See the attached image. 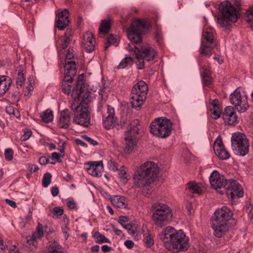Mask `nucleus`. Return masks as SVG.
Segmentation results:
<instances>
[{
	"mask_svg": "<svg viewBox=\"0 0 253 253\" xmlns=\"http://www.w3.org/2000/svg\"><path fill=\"white\" fill-rule=\"evenodd\" d=\"M148 28V24L143 20H137L132 22L130 28L127 32V37L131 42L127 47V49L131 54L134 55L137 59L136 64L137 68L142 70L144 68V58L142 57L138 48L134 44L140 43L142 42L141 34Z\"/></svg>",
	"mask_w": 253,
	"mask_h": 253,
	"instance_id": "obj_1",
	"label": "nucleus"
},
{
	"mask_svg": "<svg viewBox=\"0 0 253 253\" xmlns=\"http://www.w3.org/2000/svg\"><path fill=\"white\" fill-rule=\"evenodd\" d=\"M165 246L169 250H176L184 251L189 247V238L182 230H176L174 228L168 226L160 235Z\"/></svg>",
	"mask_w": 253,
	"mask_h": 253,
	"instance_id": "obj_2",
	"label": "nucleus"
},
{
	"mask_svg": "<svg viewBox=\"0 0 253 253\" xmlns=\"http://www.w3.org/2000/svg\"><path fill=\"white\" fill-rule=\"evenodd\" d=\"M158 172V168L154 162H145L140 166L134 175L135 184L139 187L147 186L155 181L157 178Z\"/></svg>",
	"mask_w": 253,
	"mask_h": 253,
	"instance_id": "obj_3",
	"label": "nucleus"
},
{
	"mask_svg": "<svg viewBox=\"0 0 253 253\" xmlns=\"http://www.w3.org/2000/svg\"><path fill=\"white\" fill-rule=\"evenodd\" d=\"M152 220L157 227L162 228L169 224L172 219V210L167 204L155 203L152 206Z\"/></svg>",
	"mask_w": 253,
	"mask_h": 253,
	"instance_id": "obj_4",
	"label": "nucleus"
},
{
	"mask_svg": "<svg viewBox=\"0 0 253 253\" xmlns=\"http://www.w3.org/2000/svg\"><path fill=\"white\" fill-rule=\"evenodd\" d=\"M220 14L217 18L218 24L225 30H229L231 23L235 22L238 18V11L228 1L221 2L219 5Z\"/></svg>",
	"mask_w": 253,
	"mask_h": 253,
	"instance_id": "obj_5",
	"label": "nucleus"
},
{
	"mask_svg": "<svg viewBox=\"0 0 253 253\" xmlns=\"http://www.w3.org/2000/svg\"><path fill=\"white\" fill-rule=\"evenodd\" d=\"M148 87L146 83L140 81L134 84L131 92L130 101L132 106L137 110L140 109L146 98Z\"/></svg>",
	"mask_w": 253,
	"mask_h": 253,
	"instance_id": "obj_6",
	"label": "nucleus"
},
{
	"mask_svg": "<svg viewBox=\"0 0 253 253\" xmlns=\"http://www.w3.org/2000/svg\"><path fill=\"white\" fill-rule=\"evenodd\" d=\"M172 126L169 119L165 117L157 118L150 125V132L159 137L165 138L170 135Z\"/></svg>",
	"mask_w": 253,
	"mask_h": 253,
	"instance_id": "obj_7",
	"label": "nucleus"
},
{
	"mask_svg": "<svg viewBox=\"0 0 253 253\" xmlns=\"http://www.w3.org/2000/svg\"><path fill=\"white\" fill-rule=\"evenodd\" d=\"M231 146L236 155L246 156L249 152V144L246 135L241 132H236L232 134Z\"/></svg>",
	"mask_w": 253,
	"mask_h": 253,
	"instance_id": "obj_8",
	"label": "nucleus"
},
{
	"mask_svg": "<svg viewBox=\"0 0 253 253\" xmlns=\"http://www.w3.org/2000/svg\"><path fill=\"white\" fill-rule=\"evenodd\" d=\"M230 100L231 103L240 113L245 112L249 107L247 95L244 92H241L239 88L230 95Z\"/></svg>",
	"mask_w": 253,
	"mask_h": 253,
	"instance_id": "obj_9",
	"label": "nucleus"
},
{
	"mask_svg": "<svg viewBox=\"0 0 253 253\" xmlns=\"http://www.w3.org/2000/svg\"><path fill=\"white\" fill-rule=\"evenodd\" d=\"M224 192L228 198L232 200L235 199L240 198L243 196L244 192L240 184L236 180L230 179L228 182L225 184Z\"/></svg>",
	"mask_w": 253,
	"mask_h": 253,
	"instance_id": "obj_10",
	"label": "nucleus"
},
{
	"mask_svg": "<svg viewBox=\"0 0 253 253\" xmlns=\"http://www.w3.org/2000/svg\"><path fill=\"white\" fill-rule=\"evenodd\" d=\"M210 182L211 187L216 190L223 189L219 193L221 195L223 194L225 190V184L228 182L224 176L220 174L217 170H214L210 175Z\"/></svg>",
	"mask_w": 253,
	"mask_h": 253,
	"instance_id": "obj_11",
	"label": "nucleus"
},
{
	"mask_svg": "<svg viewBox=\"0 0 253 253\" xmlns=\"http://www.w3.org/2000/svg\"><path fill=\"white\" fill-rule=\"evenodd\" d=\"M73 122L77 125L88 126L90 122V115L88 107L85 106L79 111L74 113Z\"/></svg>",
	"mask_w": 253,
	"mask_h": 253,
	"instance_id": "obj_12",
	"label": "nucleus"
},
{
	"mask_svg": "<svg viewBox=\"0 0 253 253\" xmlns=\"http://www.w3.org/2000/svg\"><path fill=\"white\" fill-rule=\"evenodd\" d=\"M213 222L229 223V221L233 216V213L226 206H223L217 209L214 213Z\"/></svg>",
	"mask_w": 253,
	"mask_h": 253,
	"instance_id": "obj_13",
	"label": "nucleus"
},
{
	"mask_svg": "<svg viewBox=\"0 0 253 253\" xmlns=\"http://www.w3.org/2000/svg\"><path fill=\"white\" fill-rule=\"evenodd\" d=\"M213 150L217 157L221 160H227L230 157V154L224 147L220 136L216 138L214 142Z\"/></svg>",
	"mask_w": 253,
	"mask_h": 253,
	"instance_id": "obj_14",
	"label": "nucleus"
},
{
	"mask_svg": "<svg viewBox=\"0 0 253 253\" xmlns=\"http://www.w3.org/2000/svg\"><path fill=\"white\" fill-rule=\"evenodd\" d=\"M85 169L88 173L93 176H100L103 169V166L102 161L88 162L85 164Z\"/></svg>",
	"mask_w": 253,
	"mask_h": 253,
	"instance_id": "obj_15",
	"label": "nucleus"
},
{
	"mask_svg": "<svg viewBox=\"0 0 253 253\" xmlns=\"http://www.w3.org/2000/svg\"><path fill=\"white\" fill-rule=\"evenodd\" d=\"M107 116L103 121L105 127L110 129L115 126L117 124V118L115 117V109L110 105H107Z\"/></svg>",
	"mask_w": 253,
	"mask_h": 253,
	"instance_id": "obj_16",
	"label": "nucleus"
},
{
	"mask_svg": "<svg viewBox=\"0 0 253 253\" xmlns=\"http://www.w3.org/2000/svg\"><path fill=\"white\" fill-rule=\"evenodd\" d=\"M63 64L64 68V81L69 82L73 80L77 74L76 62L67 61Z\"/></svg>",
	"mask_w": 253,
	"mask_h": 253,
	"instance_id": "obj_17",
	"label": "nucleus"
},
{
	"mask_svg": "<svg viewBox=\"0 0 253 253\" xmlns=\"http://www.w3.org/2000/svg\"><path fill=\"white\" fill-rule=\"evenodd\" d=\"M212 227L214 235L217 238H221L229 232L230 225L229 223L213 222Z\"/></svg>",
	"mask_w": 253,
	"mask_h": 253,
	"instance_id": "obj_18",
	"label": "nucleus"
},
{
	"mask_svg": "<svg viewBox=\"0 0 253 253\" xmlns=\"http://www.w3.org/2000/svg\"><path fill=\"white\" fill-rule=\"evenodd\" d=\"M223 118L225 123L229 125H235L238 122L234 108L231 106H228L225 108Z\"/></svg>",
	"mask_w": 253,
	"mask_h": 253,
	"instance_id": "obj_19",
	"label": "nucleus"
},
{
	"mask_svg": "<svg viewBox=\"0 0 253 253\" xmlns=\"http://www.w3.org/2000/svg\"><path fill=\"white\" fill-rule=\"evenodd\" d=\"M139 51L140 55L147 61L153 60L157 55L155 48L149 45L141 46L140 49L139 48Z\"/></svg>",
	"mask_w": 253,
	"mask_h": 253,
	"instance_id": "obj_20",
	"label": "nucleus"
},
{
	"mask_svg": "<svg viewBox=\"0 0 253 253\" xmlns=\"http://www.w3.org/2000/svg\"><path fill=\"white\" fill-rule=\"evenodd\" d=\"M69 12L67 9H64L59 12L58 20L56 22V26L60 30H63L67 26L69 23Z\"/></svg>",
	"mask_w": 253,
	"mask_h": 253,
	"instance_id": "obj_21",
	"label": "nucleus"
},
{
	"mask_svg": "<svg viewBox=\"0 0 253 253\" xmlns=\"http://www.w3.org/2000/svg\"><path fill=\"white\" fill-rule=\"evenodd\" d=\"M84 44L85 50L87 52H91L95 47V40L93 34L87 32L84 36Z\"/></svg>",
	"mask_w": 253,
	"mask_h": 253,
	"instance_id": "obj_22",
	"label": "nucleus"
},
{
	"mask_svg": "<svg viewBox=\"0 0 253 253\" xmlns=\"http://www.w3.org/2000/svg\"><path fill=\"white\" fill-rule=\"evenodd\" d=\"M70 112L68 109H65L60 112L58 126L60 128H69L71 122Z\"/></svg>",
	"mask_w": 253,
	"mask_h": 253,
	"instance_id": "obj_23",
	"label": "nucleus"
},
{
	"mask_svg": "<svg viewBox=\"0 0 253 253\" xmlns=\"http://www.w3.org/2000/svg\"><path fill=\"white\" fill-rule=\"evenodd\" d=\"M84 76H79L75 87H73L71 96L75 98H78L84 90L85 87L84 82Z\"/></svg>",
	"mask_w": 253,
	"mask_h": 253,
	"instance_id": "obj_24",
	"label": "nucleus"
},
{
	"mask_svg": "<svg viewBox=\"0 0 253 253\" xmlns=\"http://www.w3.org/2000/svg\"><path fill=\"white\" fill-rule=\"evenodd\" d=\"M125 140L126 146L125 151L126 153H129L133 150L134 147L136 145V138L134 134H128L126 132Z\"/></svg>",
	"mask_w": 253,
	"mask_h": 253,
	"instance_id": "obj_25",
	"label": "nucleus"
},
{
	"mask_svg": "<svg viewBox=\"0 0 253 253\" xmlns=\"http://www.w3.org/2000/svg\"><path fill=\"white\" fill-rule=\"evenodd\" d=\"M43 235V225L39 223L37 227L36 232L34 233L31 236H28L26 238L27 242L30 245H34L37 239L42 237Z\"/></svg>",
	"mask_w": 253,
	"mask_h": 253,
	"instance_id": "obj_26",
	"label": "nucleus"
},
{
	"mask_svg": "<svg viewBox=\"0 0 253 253\" xmlns=\"http://www.w3.org/2000/svg\"><path fill=\"white\" fill-rule=\"evenodd\" d=\"M11 84L9 77L6 76L0 77V95L4 94L9 89Z\"/></svg>",
	"mask_w": 253,
	"mask_h": 253,
	"instance_id": "obj_27",
	"label": "nucleus"
},
{
	"mask_svg": "<svg viewBox=\"0 0 253 253\" xmlns=\"http://www.w3.org/2000/svg\"><path fill=\"white\" fill-rule=\"evenodd\" d=\"M110 201L113 206L119 208H126L127 203L124 196H114L110 198Z\"/></svg>",
	"mask_w": 253,
	"mask_h": 253,
	"instance_id": "obj_28",
	"label": "nucleus"
},
{
	"mask_svg": "<svg viewBox=\"0 0 253 253\" xmlns=\"http://www.w3.org/2000/svg\"><path fill=\"white\" fill-rule=\"evenodd\" d=\"M111 22L112 20L110 18L102 20L99 28V34L103 35L108 34L110 30Z\"/></svg>",
	"mask_w": 253,
	"mask_h": 253,
	"instance_id": "obj_29",
	"label": "nucleus"
},
{
	"mask_svg": "<svg viewBox=\"0 0 253 253\" xmlns=\"http://www.w3.org/2000/svg\"><path fill=\"white\" fill-rule=\"evenodd\" d=\"M16 85L17 88L21 87L25 81L23 70L22 68L19 66L17 68L16 70Z\"/></svg>",
	"mask_w": 253,
	"mask_h": 253,
	"instance_id": "obj_30",
	"label": "nucleus"
},
{
	"mask_svg": "<svg viewBox=\"0 0 253 253\" xmlns=\"http://www.w3.org/2000/svg\"><path fill=\"white\" fill-rule=\"evenodd\" d=\"M213 46L211 44L205 43L204 41H202L200 51L201 53L205 56L210 57L212 54V50Z\"/></svg>",
	"mask_w": 253,
	"mask_h": 253,
	"instance_id": "obj_31",
	"label": "nucleus"
},
{
	"mask_svg": "<svg viewBox=\"0 0 253 253\" xmlns=\"http://www.w3.org/2000/svg\"><path fill=\"white\" fill-rule=\"evenodd\" d=\"M48 253H64L61 246L56 242L51 243L47 248Z\"/></svg>",
	"mask_w": 253,
	"mask_h": 253,
	"instance_id": "obj_32",
	"label": "nucleus"
},
{
	"mask_svg": "<svg viewBox=\"0 0 253 253\" xmlns=\"http://www.w3.org/2000/svg\"><path fill=\"white\" fill-rule=\"evenodd\" d=\"M186 188L193 193L200 194L202 192V189L199 184L193 181L188 183Z\"/></svg>",
	"mask_w": 253,
	"mask_h": 253,
	"instance_id": "obj_33",
	"label": "nucleus"
},
{
	"mask_svg": "<svg viewBox=\"0 0 253 253\" xmlns=\"http://www.w3.org/2000/svg\"><path fill=\"white\" fill-rule=\"evenodd\" d=\"M143 241L145 246L147 248H150L154 244L153 235L149 230H147L143 234Z\"/></svg>",
	"mask_w": 253,
	"mask_h": 253,
	"instance_id": "obj_34",
	"label": "nucleus"
},
{
	"mask_svg": "<svg viewBox=\"0 0 253 253\" xmlns=\"http://www.w3.org/2000/svg\"><path fill=\"white\" fill-rule=\"evenodd\" d=\"M133 63V60L130 56H126L117 67L119 69L128 68L131 67Z\"/></svg>",
	"mask_w": 253,
	"mask_h": 253,
	"instance_id": "obj_35",
	"label": "nucleus"
},
{
	"mask_svg": "<svg viewBox=\"0 0 253 253\" xmlns=\"http://www.w3.org/2000/svg\"><path fill=\"white\" fill-rule=\"evenodd\" d=\"M203 41L205 40L206 42L205 43L212 44L213 42V32L211 29L204 31L202 35Z\"/></svg>",
	"mask_w": 253,
	"mask_h": 253,
	"instance_id": "obj_36",
	"label": "nucleus"
},
{
	"mask_svg": "<svg viewBox=\"0 0 253 253\" xmlns=\"http://www.w3.org/2000/svg\"><path fill=\"white\" fill-rule=\"evenodd\" d=\"M93 237L95 239V242L97 243H110V241L109 239L99 232H96L94 234Z\"/></svg>",
	"mask_w": 253,
	"mask_h": 253,
	"instance_id": "obj_37",
	"label": "nucleus"
},
{
	"mask_svg": "<svg viewBox=\"0 0 253 253\" xmlns=\"http://www.w3.org/2000/svg\"><path fill=\"white\" fill-rule=\"evenodd\" d=\"M72 82L73 80L70 81L69 82H65L64 81V78L63 79V81L61 85V89L64 93L66 94H69L71 92V91L72 87L71 84L72 83Z\"/></svg>",
	"mask_w": 253,
	"mask_h": 253,
	"instance_id": "obj_38",
	"label": "nucleus"
},
{
	"mask_svg": "<svg viewBox=\"0 0 253 253\" xmlns=\"http://www.w3.org/2000/svg\"><path fill=\"white\" fill-rule=\"evenodd\" d=\"M42 120L45 123L51 122L53 119V112L49 110H46L41 116Z\"/></svg>",
	"mask_w": 253,
	"mask_h": 253,
	"instance_id": "obj_39",
	"label": "nucleus"
},
{
	"mask_svg": "<svg viewBox=\"0 0 253 253\" xmlns=\"http://www.w3.org/2000/svg\"><path fill=\"white\" fill-rule=\"evenodd\" d=\"M139 124V121L137 119L134 120L130 124V128L126 133L135 134L138 133V128L137 127Z\"/></svg>",
	"mask_w": 253,
	"mask_h": 253,
	"instance_id": "obj_40",
	"label": "nucleus"
},
{
	"mask_svg": "<svg viewBox=\"0 0 253 253\" xmlns=\"http://www.w3.org/2000/svg\"><path fill=\"white\" fill-rule=\"evenodd\" d=\"M52 175L49 172H46L43 176L42 185L44 187H47L51 183Z\"/></svg>",
	"mask_w": 253,
	"mask_h": 253,
	"instance_id": "obj_41",
	"label": "nucleus"
},
{
	"mask_svg": "<svg viewBox=\"0 0 253 253\" xmlns=\"http://www.w3.org/2000/svg\"><path fill=\"white\" fill-rule=\"evenodd\" d=\"M246 14L247 22L253 28V7L250 10H248Z\"/></svg>",
	"mask_w": 253,
	"mask_h": 253,
	"instance_id": "obj_42",
	"label": "nucleus"
},
{
	"mask_svg": "<svg viewBox=\"0 0 253 253\" xmlns=\"http://www.w3.org/2000/svg\"><path fill=\"white\" fill-rule=\"evenodd\" d=\"M76 60L77 59L75 58V54L73 53V50L69 49L66 55L64 62H67V61H69V62H76Z\"/></svg>",
	"mask_w": 253,
	"mask_h": 253,
	"instance_id": "obj_43",
	"label": "nucleus"
},
{
	"mask_svg": "<svg viewBox=\"0 0 253 253\" xmlns=\"http://www.w3.org/2000/svg\"><path fill=\"white\" fill-rule=\"evenodd\" d=\"M118 174L121 181L124 183H126L127 182L128 179L127 178L126 171L123 169H118Z\"/></svg>",
	"mask_w": 253,
	"mask_h": 253,
	"instance_id": "obj_44",
	"label": "nucleus"
},
{
	"mask_svg": "<svg viewBox=\"0 0 253 253\" xmlns=\"http://www.w3.org/2000/svg\"><path fill=\"white\" fill-rule=\"evenodd\" d=\"M211 76V67L209 65H204L203 67V71L201 73V77H209Z\"/></svg>",
	"mask_w": 253,
	"mask_h": 253,
	"instance_id": "obj_45",
	"label": "nucleus"
},
{
	"mask_svg": "<svg viewBox=\"0 0 253 253\" xmlns=\"http://www.w3.org/2000/svg\"><path fill=\"white\" fill-rule=\"evenodd\" d=\"M4 158L7 161H11L13 159V151L11 148L6 149L4 151Z\"/></svg>",
	"mask_w": 253,
	"mask_h": 253,
	"instance_id": "obj_46",
	"label": "nucleus"
},
{
	"mask_svg": "<svg viewBox=\"0 0 253 253\" xmlns=\"http://www.w3.org/2000/svg\"><path fill=\"white\" fill-rule=\"evenodd\" d=\"M53 213L56 216H61L63 214L64 210L61 207H56L53 209Z\"/></svg>",
	"mask_w": 253,
	"mask_h": 253,
	"instance_id": "obj_47",
	"label": "nucleus"
},
{
	"mask_svg": "<svg viewBox=\"0 0 253 253\" xmlns=\"http://www.w3.org/2000/svg\"><path fill=\"white\" fill-rule=\"evenodd\" d=\"M84 107V106L82 104L78 105V104H76L75 102H74L71 104L70 108L75 113L77 111H79L81 109V108Z\"/></svg>",
	"mask_w": 253,
	"mask_h": 253,
	"instance_id": "obj_48",
	"label": "nucleus"
},
{
	"mask_svg": "<svg viewBox=\"0 0 253 253\" xmlns=\"http://www.w3.org/2000/svg\"><path fill=\"white\" fill-rule=\"evenodd\" d=\"M82 138L84 141L88 142L90 144H92L93 146H96L98 144V143L96 141L94 140V139L91 138L90 137L87 136L86 135H82Z\"/></svg>",
	"mask_w": 253,
	"mask_h": 253,
	"instance_id": "obj_49",
	"label": "nucleus"
},
{
	"mask_svg": "<svg viewBox=\"0 0 253 253\" xmlns=\"http://www.w3.org/2000/svg\"><path fill=\"white\" fill-rule=\"evenodd\" d=\"M202 79L204 86H209L211 84L212 78L211 76L209 77H202Z\"/></svg>",
	"mask_w": 253,
	"mask_h": 253,
	"instance_id": "obj_50",
	"label": "nucleus"
},
{
	"mask_svg": "<svg viewBox=\"0 0 253 253\" xmlns=\"http://www.w3.org/2000/svg\"><path fill=\"white\" fill-rule=\"evenodd\" d=\"M213 111L212 112V114L213 115V118L214 119L216 120L219 118L221 116V111L220 108L213 109Z\"/></svg>",
	"mask_w": 253,
	"mask_h": 253,
	"instance_id": "obj_51",
	"label": "nucleus"
},
{
	"mask_svg": "<svg viewBox=\"0 0 253 253\" xmlns=\"http://www.w3.org/2000/svg\"><path fill=\"white\" fill-rule=\"evenodd\" d=\"M108 167L109 169L114 171L118 169L116 164L112 160L108 162Z\"/></svg>",
	"mask_w": 253,
	"mask_h": 253,
	"instance_id": "obj_52",
	"label": "nucleus"
},
{
	"mask_svg": "<svg viewBox=\"0 0 253 253\" xmlns=\"http://www.w3.org/2000/svg\"><path fill=\"white\" fill-rule=\"evenodd\" d=\"M62 230L64 235V237L66 240H67L69 235L68 234L69 228L68 227L67 224H65V225L62 227Z\"/></svg>",
	"mask_w": 253,
	"mask_h": 253,
	"instance_id": "obj_53",
	"label": "nucleus"
},
{
	"mask_svg": "<svg viewBox=\"0 0 253 253\" xmlns=\"http://www.w3.org/2000/svg\"><path fill=\"white\" fill-rule=\"evenodd\" d=\"M49 162V158L45 156L41 157L39 159V162L41 165H44Z\"/></svg>",
	"mask_w": 253,
	"mask_h": 253,
	"instance_id": "obj_54",
	"label": "nucleus"
},
{
	"mask_svg": "<svg viewBox=\"0 0 253 253\" xmlns=\"http://www.w3.org/2000/svg\"><path fill=\"white\" fill-rule=\"evenodd\" d=\"M59 145H60L59 151L60 152L61 157H63L64 156V155H65V153H64V150H65L64 146L65 145V142H64V141H60Z\"/></svg>",
	"mask_w": 253,
	"mask_h": 253,
	"instance_id": "obj_55",
	"label": "nucleus"
},
{
	"mask_svg": "<svg viewBox=\"0 0 253 253\" xmlns=\"http://www.w3.org/2000/svg\"><path fill=\"white\" fill-rule=\"evenodd\" d=\"M31 134H32L31 131L29 130V131H26V132H25L24 134H23L21 136V138L23 141H26L29 138V137L31 136Z\"/></svg>",
	"mask_w": 253,
	"mask_h": 253,
	"instance_id": "obj_56",
	"label": "nucleus"
},
{
	"mask_svg": "<svg viewBox=\"0 0 253 253\" xmlns=\"http://www.w3.org/2000/svg\"><path fill=\"white\" fill-rule=\"evenodd\" d=\"M107 41L109 43L111 44H114L117 42V39L115 38L113 35H110L108 37Z\"/></svg>",
	"mask_w": 253,
	"mask_h": 253,
	"instance_id": "obj_57",
	"label": "nucleus"
},
{
	"mask_svg": "<svg viewBox=\"0 0 253 253\" xmlns=\"http://www.w3.org/2000/svg\"><path fill=\"white\" fill-rule=\"evenodd\" d=\"M123 227L127 230L128 232L130 234H133L134 231L132 229V226L131 224H127L126 225H124Z\"/></svg>",
	"mask_w": 253,
	"mask_h": 253,
	"instance_id": "obj_58",
	"label": "nucleus"
},
{
	"mask_svg": "<svg viewBox=\"0 0 253 253\" xmlns=\"http://www.w3.org/2000/svg\"><path fill=\"white\" fill-rule=\"evenodd\" d=\"M71 41L70 38L69 37H66L64 40L62 44V48L63 49L66 48L68 45H69L70 42Z\"/></svg>",
	"mask_w": 253,
	"mask_h": 253,
	"instance_id": "obj_59",
	"label": "nucleus"
},
{
	"mask_svg": "<svg viewBox=\"0 0 253 253\" xmlns=\"http://www.w3.org/2000/svg\"><path fill=\"white\" fill-rule=\"evenodd\" d=\"M124 244L126 247L128 249H131L134 246V242L132 240H126Z\"/></svg>",
	"mask_w": 253,
	"mask_h": 253,
	"instance_id": "obj_60",
	"label": "nucleus"
},
{
	"mask_svg": "<svg viewBox=\"0 0 253 253\" xmlns=\"http://www.w3.org/2000/svg\"><path fill=\"white\" fill-rule=\"evenodd\" d=\"M253 210V204L251 202L246 206V211L248 214H251Z\"/></svg>",
	"mask_w": 253,
	"mask_h": 253,
	"instance_id": "obj_61",
	"label": "nucleus"
},
{
	"mask_svg": "<svg viewBox=\"0 0 253 253\" xmlns=\"http://www.w3.org/2000/svg\"><path fill=\"white\" fill-rule=\"evenodd\" d=\"M128 221V218L126 216H120L119 218V222L123 226L125 224L124 223Z\"/></svg>",
	"mask_w": 253,
	"mask_h": 253,
	"instance_id": "obj_62",
	"label": "nucleus"
},
{
	"mask_svg": "<svg viewBox=\"0 0 253 253\" xmlns=\"http://www.w3.org/2000/svg\"><path fill=\"white\" fill-rule=\"evenodd\" d=\"M51 192L53 197L57 196L59 192L58 188L56 186L53 187L51 190Z\"/></svg>",
	"mask_w": 253,
	"mask_h": 253,
	"instance_id": "obj_63",
	"label": "nucleus"
},
{
	"mask_svg": "<svg viewBox=\"0 0 253 253\" xmlns=\"http://www.w3.org/2000/svg\"><path fill=\"white\" fill-rule=\"evenodd\" d=\"M101 250L104 253L109 252L112 250V248L108 245H104L101 247Z\"/></svg>",
	"mask_w": 253,
	"mask_h": 253,
	"instance_id": "obj_64",
	"label": "nucleus"
}]
</instances>
